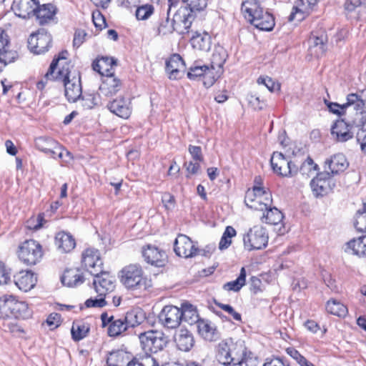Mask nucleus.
Masks as SVG:
<instances>
[{
    "mask_svg": "<svg viewBox=\"0 0 366 366\" xmlns=\"http://www.w3.org/2000/svg\"><path fill=\"white\" fill-rule=\"evenodd\" d=\"M318 165L315 164L313 159L308 157L302 164L300 171L303 175L310 176L317 170Z\"/></svg>",
    "mask_w": 366,
    "mask_h": 366,
    "instance_id": "603ef678",
    "label": "nucleus"
},
{
    "mask_svg": "<svg viewBox=\"0 0 366 366\" xmlns=\"http://www.w3.org/2000/svg\"><path fill=\"white\" fill-rule=\"evenodd\" d=\"M67 66L69 64H66ZM56 80H61L65 87V96L70 102H75L81 97V86L79 74H72L69 67L59 69L55 76Z\"/></svg>",
    "mask_w": 366,
    "mask_h": 366,
    "instance_id": "20e7f679",
    "label": "nucleus"
},
{
    "mask_svg": "<svg viewBox=\"0 0 366 366\" xmlns=\"http://www.w3.org/2000/svg\"><path fill=\"white\" fill-rule=\"evenodd\" d=\"M9 306L10 315H13L17 319H28L32 315V310L26 302L16 300L12 296Z\"/></svg>",
    "mask_w": 366,
    "mask_h": 366,
    "instance_id": "c756f323",
    "label": "nucleus"
},
{
    "mask_svg": "<svg viewBox=\"0 0 366 366\" xmlns=\"http://www.w3.org/2000/svg\"><path fill=\"white\" fill-rule=\"evenodd\" d=\"M128 329L127 325L124 319H116L108 327V335L110 337H116Z\"/></svg>",
    "mask_w": 366,
    "mask_h": 366,
    "instance_id": "49530a36",
    "label": "nucleus"
},
{
    "mask_svg": "<svg viewBox=\"0 0 366 366\" xmlns=\"http://www.w3.org/2000/svg\"><path fill=\"white\" fill-rule=\"evenodd\" d=\"M35 146L39 150L47 154L57 147V142L50 137H39L35 139Z\"/></svg>",
    "mask_w": 366,
    "mask_h": 366,
    "instance_id": "37998d69",
    "label": "nucleus"
},
{
    "mask_svg": "<svg viewBox=\"0 0 366 366\" xmlns=\"http://www.w3.org/2000/svg\"><path fill=\"white\" fill-rule=\"evenodd\" d=\"M117 65V61L110 57H102L92 64L94 71L105 76L99 86V92L105 97L116 94L122 87L120 79L114 76L113 69Z\"/></svg>",
    "mask_w": 366,
    "mask_h": 366,
    "instance_id": "f03ea898",
    "label": "nucleus"
},
{
    "mask_svg": "<svg viewBox=\"0 0 366 366\" xmlns=\"http://www.w3.org/2000/svg\"><path fill=\"white\" fill-rule=\"evenodd\" d=\"M353 119L354 117H352L350 123L345 122L343 119L335 122L331 129V133L333 136L336 137L338 142H344L352 139L354 134L352 129L354 127L359 128L357 132L361 129V127H357V125L353 124Z\"/></svg>",
    "mask_w": 366,
    "mask_h": 366,
    "instance_id": "aec40b11",
    "label": "nucleus"
},
{
    "mask_svg": "<svg viewBox=\"0 0 366 366\" xmlns=\"http://www.w3.org/2000/svg\"><path fill=\"white\" fill-rule=\"evenodd\" d=\"M93 285L99 296H107L115 288V278L109 272H103L93 274Z\"/></svg>",
    "mask_w": 366,
    "mask_h": 366,
    "instance_id": "f8f14e48",
    "label": "nucleus"
},
{
    "mask_svg": "<svg viewBox=\"0 0 366 366\" xmlns=\"http://www.w3.org/2000/svg\"><path fill=\"white\" fill-rule=\"evenodd\" d=\"M197 327L199 335L205 340L212 342L219 339V334L217 327L211 321L201 319L198 322Z\"/></svg>",
    "mask_w": 366,
    "mask_h": 366,
    "instance_id": "a878e982",
    "label": "nucleus"
},
{
    "mask_svg": "<svg viewBox=\"0 0 366 366\" xmlns=\"http://www.w3.org/2000/svg\"><path fill=\"white\" fill-rule=\"evenodd\" d=\"M229 347L230 356L232 359L231 364L232 365H236L246 355L245 347L241 342L233 343L232 342H229Z\"/></svg>",
    "mask_w": 366,
    "mask_h": 366,
    "instance_id": "79ce46f5",
    "label": "nucleus"
},
{
    "mask_svg": "<svg viewBox=\"0 0 366 366\" xmlns=\"http://www.w3.org/2000/svg\"><path fill=\"white\" fill-rule=\"evenodd\" d=\"M191 44L194 49L199 51H208L211 46V38L208 33L195 32L191 38Z\"/></svg>",
    "mask_w": 366,
    "mask_h": 366,
    "instance_id": "c9c22d12",
    "label": "nucleus"
},
{
    "mask_svg": "<svg viewBox=\"0 0 366 366\" xmlns=\"http://www.w3.org/2000/svg\"><path fill=\"white\" fill-rule=\"evenodd\" d=\"M227 56L226 51L222 47L216 49L212 54L210 67L212 69L217 70V76H220L222 73L223 65L225 63Z\"/></svg>",
    "mask_w": 366,
    "mask_h": 366,
    "instance_id": "e433bc0d",
    "label": "nucleus"
},
{
    "mask_svg": "<svg viewBox=\"0 0 366 366\" xmlns=\"http://www.w3.org/2000/svg\"><path fill=\"white\" fill-rule=\"evenodd\" d=\"M257 83L259 84H264L270 92H274L275 90H279L280 89V86L268 76L259 77Z\"/></svg>",
    "mask_w": 366,
    "mask_h": 366,
    "instance_id": "0e129e2a",
    "label": "nucleus"
},
{
    "mask_svg": "<svg viewBox=\"0 0 366 366\" xmlns=\"http://www.w3.org/2000/svg\"><path fill=\"white\" fill-rule=\"evenodd\" d=\"M129 362L128 355L122 352H111L107 357L106 366H124Z\"/></svg>",
    "mask_w": 366,
    "mask_h": 366,
    "instance_id": "a19ab883",
    "label": "nucleus"
},
{
    "mask_svg": "<svg viewBox=\"0 0 366 366\" xmlns=\"http://www.w3.org/2000/svg\"><path fill=\"white\" fill-rule=\"evenodd\" d=\"M55 243L59 249L62 252H69L76 246L74 238L69 233L60 232L56 234Z\"/></svg>",
    "mask_w": 366,
    "mask_h": 366,
    "instance_id": "72a5a7b5",
    "label": "nucleus"
},
{
    "mask_svg": "<svg viewBox=\"0 0 366 366\" xmlns=\"http://www.w3.org/2000/svg\"><path fill=\"white\" fill-rule=\"evenodd\" d=\"M242 12L245 19L259 30L272 31L275 25L273 15L264 10L256 0L244 1Z\"/></svg>",
    "mask_w": 366,
    "mask_h": 366,
    "instance_id": "7ed1b4c3",
    "label": "nucleus"
},
{
    "mask_svg": "<svg viewBox=\"0 0 366 366\" xmlns=\"http://www.w3.org/2000/svg\"><path fill=\"white\" fill-rule=\"evenodd\" d=\"M142 253L144 260L151 265L161 267L167 262L166 252L154 245L144 247Z\"/></svg>",
    "mask_w": 366,
    "mask_h": 366,
    "instance_id": "6ab92c4d",
    "label": "nucleus"
},
{
    "mask_svg": "<svg viewBox=\"0 0 366 366\" xmlns=\"http://www.w3.org/2000/svg\"><path fill=\"white\" fill-rule=\"evenodd\" d=\"M207 66L206 65L200 66L194 64L192 66L187 72L188 78L190 79H195L197 77L203 76L205 71H207Z\"/></svg>",
    "mask_w": 366,
    "mask_h": 366,
    "instance_id": "680f3d73",
    "label": "nucleus"
},
{
    "mask_svg": "<svg viewBox=\"0 0 366 366\" xmlns=\"http://www.w3.org/2000/svg\"><path fill=\"white\" fill-rule=\"evenodd\" d=\"M181 317L180 307L166 305L160 312L159 320L164 327L169 329H175L182 322Z\"/></svg>",
    "mask_w": 366,
    "mask_h": 366,
    "instance_id": "ddd939ff",
    "label": "nucleus"
},
{
    "mask_svg": "<svg viewBox=\"0 0 366 366\" xmlns=\"http://www.w3.org/2000/svg\"><path fill=\"white\" fill-rule=\"evenodd\" d=\"M363 3V0H346L344 9L346 17L352 20L357 15V11Z\"/></svg>",
    "mask_w": 366,
    "mask_h": 366,
    "instance_id": "de8ad7c7",
    "label": "nucleus"
},
{
    "mask_svg": "<svg viewBox=\"0 0 366 366\" xmlns=\"http://www.w3.org/2000/svg\"><path fill=\"white\" fill-rule=\"evenodd\" d=\"M263 212L262 218L265 219L264 222L267 224L276 225L282 221L283 214L275 207L271 206Z\"/></svg>",
    "mask_w": 366,
    "mask_h": 366,
    "instance_id": "ea45409f",
    "label": "nucleus"
},
{
    "mask_svg": "<svg viewBox=\"0 0 366 366\" xmlns=\"http://www.w3.org/2000/svg\"><path fill=\"white\" fill-rule=\"evenodd\" d=\"M56 12L57 9L52 4H38L33 15L36 16L39 24L44 25L54 20Z\"/></svg>",
    "mask_w": 366,
    "mask_h": 366,
    "instance_id": "b1692460",
    "label": "nucleus"
},
{
    "mask_svg": "<svg viewBox=\"0 0 366 366\" xmlns=\"http://www.w3.org/2000/svg\"><path fill=\"white\" fill-rule=\"evenodd\" d=\"M220 76L217 75V70L212 69V67H209L207 66V71H205L204 74H203V83L204 85L206 87H209L214 84V83L216 81V80Z\"/></svg>",
    "mask_w": 366,
    "mask_h": 366,
    "instance_id": "4d7b16f0",
    "label": "nucleus"
},
{
    "mask_svg": "<svg viewBox=\"0 0 366 366\" xmlns=\"http://www.w3.org/2000/svg\"><path fill=\"white\" fill-rule=\"evenodd\" d=\"M325 103L331 112L338 115H342L345 113L346 109H352L351 105H347V102L342 104L333 102L327 103V101H325Z\"/></svg>",
    "mask_w": 366,
    "mask_h": 366,
    "instance_id": "13d9d810",
    "label": "nucleus"
},
{
    "mask_svg": "<svg viewBox=\"0 0 366 366\" xmlns=\"http://www.w3.org/2000/svg\"><path fill=\"white\" fill-rule=\"evenodd\" d=\"M331 177L330 172L325 169L312 179L310 187L315 197L324 196L332 190Z\"/></svg>",
    "mask_w": 366,
    "mask_h": 366,
    "instance_id": "f3484780",
    "label": "nucleus"
},
{
    "mask_svg": "<svg viewBox=\"0 0 366 366\" xmlns=\"http://www.w3.org/2000/svg\"><path fill=\"white\" fill-rule=\"evenodd\" d=\"M107 107L111 112L123 119H128L132 114L131 101L129 99L124 97L115 99Z\"/></svg>",
    "mask_w": 366,
    "mask_h": 366,
    "instance_id": "5701e85b",
    "label": "nucleus"
},
{
    "mask_svg": "<svg viewBox=\"0 0 366 366\" xmlns=\"http://www.w3.org/2000/svg\"><path fill=\"white\" fill-rule=\"evenodd\" d=\"M81 104L84 109H92L96 104V97L92 94H87L82 97L81 99Z\"/></svg>",
    "mask_w": 366,
    "mask_h": 366,
    "instance_id": "338daca9",
    "label": "nucleus"
},
{
    "mask_svg": "<svg viewBox=\"0 0 366 366\" xmlns=\"http://www.w3.org/2000/svg\"><path fill=\"white\" fill-rule=\"evenodd\" d=\"M68 52L67 51H62L58 55L56 59H54L52 62L50 64L49 69L48 71L45 74V77L46 79H54L56 75L58 70L60 68H58V64L60 61H66L67 59Z\"/></svg>",
    "mask_w": 366,
    "mask_h": 366,
    "instance_id": "8fccbe9b",
    "label": "nucleus"
},
{
    "mask_svg": "<svg viewBox=\"0 0 366 366\" xmlns=\"http://www.w3.org/2000/svg\"><path fill=\"white\" fill-rule=\"evenodd\" d=\"M345 252L358 257H366V235L348 241L345 244Z\"/></svg>",
    "mask_w": 366,
    "mask_h": 366,
    "instance_id": "cd10ccee",
    "label": "nucleus"
},
{
    "mask_svg": "<svg viewBox=\"0 0 366 366\" xmlns=\"http://www.w3.org/2000/svg\"><path fill=\"white\" fill-rule=\"evenodd\" d=\"M184 67V62L180 55L175 54L166 61V71L171 79L179 77V73Z\"/></svg>",
    "mask_w": 366,
    "mask_h": 366,
    "instance_id": "2f4dec72",
    "label": "nucleus"
},
{
    "mask_svg": "<svg viewBox=\"0 0 366 366\" xmlns=\"http://www.w3.org/2000/svg\"><path fill=\"white\" fill-rule=\"evenodd\" d=\"M270 162L273 171L282 177H293L299 169L298 166L288 160L282 152H274L271 157Z\"/></svg>",
    "mask_w": 366,
    "mask_h": 366,
    "instance_id": "9d476101",
    "label": "nucleus"
},
{
    "mask_svg": "<svg viewBox=\"0 0 366 366\" xmlns=\"http://www.w3.org/2000/svg\"><path fill=\"white\" fill-rule=\"evenodd\" d=\"M327 35L324 29L314 31L309 39V49L312 55L319 58L327 50Z\"/></svg>",
    "mask_w": 366,
    "mask_h": 366,
    "instance_id": "2eb2a0df",
    "label": "nucleus"
},
{
    "mask_svg": "<svg viewBox=\"0 0 366 366\" xmlns=\"http://www.w3.org/2000/svg\"><path fill=\"white\" fill-rule=\"evenodd\" d=\"M44 214H39L37 216H33L26 221V227L31 230H38L42 227L44 222Z\"/></svg>",
    "mask_w": 366,
    "mask_h": 366,
    "instance_id": "6e6d98bb",
    "label": "nucleus"
},
{
    "mask_svg": "<svg viewBox=\"0 0 366 366\" xmlns=\"http://www.w3.org/2000/svg\"><path fill=\"white\" fill-rule=\"evenodd\" d=\"M236 230L232 226H227L219 243V249L224 250L232 244V238L236 235Z\"/></svg>",
    "mask_w": 366,
    "mask_h": 366,
    "instance_id": "3c124183",
    "label": "nucleus"
},
{
    "mask_svg": "<svg viewBox=\"0 0 366 366\" xmlns=\"http://www.w3.org/2000/svg\"><path fill=\"white\" fill-rule=\"evenodd\" d=\"M349 166L345 156L342 154H337L332 156L330 159L325 162V166L327 171L330 172L332 176L337 174L340 172H344Z\"/></svg>",
    "mask_w": 366,
    "mask_h": 366,
    "instance_id": "bb28decb",
    "label": "nucleus"
},
{
    "mask_svg": "<svg viewBox=\"0 0 366 366\" xmlns=\"http://www.w3.org/2000/svg\"><path fill=\"white\" fill-rule=\"evenodd\" d=\"M217 358V360L224 365H232L231 362H232V359H231L230 356V347L229 342H221L219 343Z\"/></svg>",
    "mask_w": 366,
    "mask_h": 366,
    "instance_id": "58836bf2",
    "label": "nucleus"
},
{
    "mask_svg": "<svg viewBox=\"0 0 366 366\" xmlns=\"http://www.w3.org/2000/svg\"><path fill=\"white\" fill-rule=\"evenodd\" d=\"M15 285L20 290L28 292L36 283V277L31 271H20L14 276Z\"/></svg>",
    "mask_w": 366,
    "mask_h": 366,
    "instance_id": "393cba45",
    "label": "nucleus"
},
{
    "mask_svg": "<svg viewBox=\"0 0 366 366\" xmlns=\"http://www.w3.org/2000/svg\"><path fill=\"white\" fill-rule=\"evenodd\" d=\"M355 227L359 232H366V204L362 211L359 210L357 212Z\"/></svg>",
    "mask_w": 366,
    "mask_h": 366,
    "instance_id": "864d4df0",
    "label": "nucleus"
},
{
    "mask_svg": "<svg viewBox=\"0 0 366 366\" xmlns=\"http://www.w3.org/2000/svg\"><path fill=\"white\" fill-rule=\"evenodd\" d=\"M347 104L351 105L355 114L352 123L361 129L357 132V141L360 143L362 151L366 154V89L360 90L357 93H351L347 96Z\"/></svg>",
    "mask_w": 366,
    "mask_h": 366,
    "instance_id": "f257e3e1",
    "label": "nucleus"
},
{
    "mask_svg": "<svg viewBox=\"0 0 366 366\" xmlns=\"http://www.w3.org/2000/svg\"><path fill=\"white\" fill-rule=\"evenodd\" d=\"M84 281L82 272L77 268L66 269L61 277V282L67 287H76L82 284Z\"/></svg>",
    "mask_w": 366,
    "mask_h": 366,
    "instance_id": "473e14b6",
    "label": "nucleus"
},
{
    "mask_svg": "<svg viewBox=\"0 0 366 366\" xmlns=\"http://www.w3.org/2000/svg\"><path fill=\"white\" fill-rule=\"evenodd\" d=\"M244 203L250 209L262 212L272 204L271 192L263 187L254 185L246 192Z\"/></svg>",
    "mask_w": 366,
    "mask_h": 366,
    "instance_id": "423d86ee",
    "label": "nucleus"
},
{
    "mask_svg": "<svg viewBox=\"0 0 366 366\" xmlns=\"http://www.w3.org/2000/svg\"><path fill=\"white\" fill-rule=\"evenodd\" d=\"M182 1L187 3L192 11H202L207 6V0H182Z\"/></svg>",
    "mask_w": 366,
    "mask_h": 366,
    "instance_id": "052dcab7",
    "label": "nucleus"
},
{
    "mask_svg": "<svg viewBox=\"0 0 366 366\" xmlns=\"http://www.w3.org/2000/svg\"><path fill=\"white\" fill-rule=\"evenodd\" d=\"M89 330V324L81 320L74 322L71 330L72 339L76 342L84 339L87 336Z\"/></svg>",
    "mask_w": 366,
    "mask_h": 366,
    "instance_id": "4c0bfd02",
    "label": "nucleus"
},
{
    "mask_svg": "<svg viewBox=\"0 0 366 366\" xmlns=\"http://www.w3.org/2000/svg\"><path fill=\"white\" fill-rule=\"evenodd\" d=\"M193 12L187 6L181 7L175 13L173 22L180 33H188L194 20Z\"/></svg>",
    "mask_w": 366,
    "mask_h": 366,
    "instance_id": "412c9836",
    "label": "nucleus"
},
{
    "mask_svg": "<svg viewBox=\"0 0 366 366\" xmlns=\"http://www.w3.org/2000/svg\"><path fill=\"white\" fill-rule=\"evenodd\" d=\"M174 342L178 349L184 352L189 351L194 344L192 334L187 329H181L176 332Z\"/></svg>",
    "mask_w": 366,
    "mask_h": 366,
    "instance_id": "c85d7f7f",
    "label": "nucleus"
},
{
    "mask_svg": "<svg viewBox=\"0 0 366 366\" xmlns=\"http://www.w3.org/2000/svg\"><path fill=\"white\" fill-rule=\"evenodd\" d=\"M18 58V53L11 49L6 33L0 29V69L14 62Z\"/></svg>",
    "mask_w": 366,
    "mask_h": 366,
    "instance_id": "a211bd4d",
    "label": "nucleus"
},
{
    "mask_svg": "<svg viewBox=\"0 0 366 366\" xmlns=\"http://www.w3.org/2000/svg\"><path fill=\"white\" fill-rule=\"evenodd\" d=\"M326 310L329 313L338 317H344L347 313V307L342 303L335 300L327 301Z\"/></svg>",
    "mask_w": 366,
    "mask_h": 366,
    "instance_id": "a18cd8bd",
    "label": "nucleus"
},
{
    "mask_svg": "<svg viewBox=\"0 0 366 366\" xmlns=\"http://www.w3.org/2000/svg\"><path fill=\"white\" fill-rule=\"evenodd\" d=\"M174 250L179 257L189 258L197 254L198 248L189 237L179 234L174 243Z\"/></svg>",
    "mask_w": 366,
    "mask_h": 366,
    "instance_id": "dca6fc26",
    "label": "nucleus"
},
{
    "mask_svg": "<svg viewBox=\"0 0 366 366\" xmlns=\"http://www.w3.org/2000/svg\"><path fill=\"white\" fill-rule=\"evenodd\" d=\"M81 262L85 269L92 275L101 272L102 269H103V262L101 259L100 253L96 249L88 248L85 249L82 253Z\"/></svg>",
    "mask_w": 366,
    "mask_h": 366,
    "instance_id": "4468645a",
    "label": "nucleus"
},
{
    "mask_svg": "<svg viewBox=\"0 0 366 366\" xmlns=\"http://www.w3.org/2000/svg\"><path fill=\"white\" fill-rule=\"evenodd\" d=\"M258 363L259 362L257 358L249 354L248 355H244L237 365L239 366H257Z\"/></svg>",
    "mask_w": 366,
    "mask_h": 366,
    "instance_id": "774afa93",
    "label": "nucleus"
},
{
    "mask_svg": "<svg viewBox=\"0 0 366 366\" xmlns=\"http://www.w3.org/2000/svg\"><path fill=\"white\" fill-rule=\"evenodd\" d=\"M246 270L242 267L239 277L233 281L226 283L223 288L227 291L238 292L245 285Z\"/></svg>",
    "mask_w": 366,
    "mask_h": 366,
    "instance_id": "c03bdc74",
    "label": "nucleus"
},
{
    "mask_svg": "<svg viewBox=\"0 0 366 366\" xmlns=\"http://www.w3.org/2000/svg\"><path fill=\"white\" fill-rule=\"evenodd\" d=\"M124 318L128 328L134 327L144 322L146 315L140 307H134L129 310Z\"/></svg>",
    "mask_w": 366,
    "mask_h": 366,
    "instance_id": "f704fd0d",
    "label": "nucleus"
},
{
    "mask_svg": "<svg viewBox=\"0 0 366 366\" xmlns=\"http://www.w3.org/2000/svg\"><path fill=\"white\" fill-rule=\"evenodd\" d=\"M38 4L39 0H14L11 9L17 16L26 19L34 14Z\"/></svg>",
    "mask_w": 366,
    "mask_h": 366,
    "instance_id": "4be33fe9",
    "label": "nucleus"
},
{
    "mask_svg": "<svg viewBox=\"0 0 366 366\" xmlns=\"http://www.w3.org/2000/svg\"><path fill=\"white\" fill-rule=\"evenodd\" d=\"M106 296H99V298H89L86 300L84 305L86 307L102 308L108 305V302L105 299Z\"/></svg>",
    "mask_w": 366,
    "mask_h": 366,
    "instance_id": "e2e57ef3",
    "label": "nucleus"
},
{
    "mask_svg": "<svg viewBox=\"0 0 366 366\" xmlns=\"http://www.w3.org/2000/svg\"><path fill=\"white\" fill-rule=\"evenodd\" d=\"M154 6L151 4H144L137 6L135 11V16L139 21L147 20L154 13Z\"/></svg>",
    "mask_w": 366,
    "mask_h": 366,
    "instance_id": "09e8293b",
    "label": "nucleus"
},
{
    "mask_svg": "<svg viewBox=\"0 0 366 366\" xmlns=\"http://www.w3.org/2000/svg\"><path fill=\"white\" fill-rule=\"evenodd\" d=\"M142 350L146 354L156 353L164 349L167 344V337L162 332L149 330L139 336Z\"/></svg>",
    "mask_w": 366,
    "mask_h": 366,
    "instance_id": "0eeeda50",
    "label": "nucleus"
},
{
    "mask_svg": "<svg viewBox=\"0 0 366 366\" xmlns=\"http://www.w3.org/2000/svg\"><path fill=\"white\" fill-rule=\"evenodd\" d=\"M11 296L0 297V318L10 315V304Z\"/></svg>",
    "mask_w": 366,
    "mask_h": 366,
    "instance_id": "bf43d9fd",
    "label": "nucleus"
},
{
    "mask_svg": "<svg viewBox=\"0 0 366 366\" xmlns=\"http://www.w3.org/2000/svg\"><path fill=\"white\" fill-rule=\"evenodd\" d=\"M178 29L174 22H171L167 17L160 22L158 27V33L159 34L167 35L172 33L174 30L178 31Z\"/></svg>",
    "mask_w": 366,
    "mask_h": 366,
    "instance_id": "5fc2aeb1",
    "label": "nucleus"
},
{
    "mask_svg": "<svg viewBox=\"0 0 366 366\" xmlns=\"http://www.w3.org/2000/svg\"><path fill=\"white\" fill-rule=\"evenodd\" d=\"M120 282L129 290H145L146 278L144 277V272L139 264H131L125 266L120 271Z\"/></svg>",
    "mask_w": 366,
    "mask_h": 366,
    "instance_id": "39448f33",
    "label": "nucleus"
},
{
    "mask_svg": "<svg viewBox=\"0 0 366 366\" xmlns=\"http://www.w3.org/2000/svg\"><path fill=\"white\" fill-rule=\"evenodd\" d=\"M43 256L42 247L36 241L29 239L24 241L19 247V257L27 265H34Z\"/></svg>",
    "mask_w": 366,
    "mask_h": 366,
    "instance_id": "6e6552de",
    "label": "nucleus"
},
{
    "mask_svg": "<svg viewBox=\"0 0 366 366\" xmlns=\"http://www.w3.org/2000/svg\"><path fill=\"white\" fill-rule=\"evenodd\" d=\"M51 36L44 29L30 35L28 39V46L31 51L36 54H44L51 46Z\"/></svg>",
    "mask_w": 366,
    "mask_h": 366,
    "instance_id": "9b49d317",
    "label": "nucleus"
},
{
    "mask_svg": "<svg viewBox=\"0 0 366 366\" xmlns=\"http://www.w3.org/2000/svg\"><path fill=\"white\" fill-rule=\"evenodd\" d=\"M287 353L300 365L302 366L307 360L294 347H288L286 350Z\"/></svg>",
    "mask_w": 366,
    "mask_h": 366,
    "instance_id": "69168bd1",
    "label": "nucleus"
},
{
    "mask_svg": "<svg viewBox=\"0 0 366 366\" xmlns=\"http://www.w3.org/2000/svg\"><path fill=\"white\" fill-rule=\"evenodd\" d=\"M244 248L247 250L261 249L268 242V235L262 226H254L243 238Z\"/></svg>",
    "mask_w": 366,
    "mask_h": 366,
    "instance_id": "1a4fd4ad",
    "label": "nucleus"
},
{
    "mask_svg": "<svg viewBox=\"0 0 366 366\" xmlns=\"http://www.w3.org/2000/svg\"><path fill=\"white\" fill-rule=\"evenodd\" d=\"M180 312L182 322H184L190 325H197L198 322L201 320L197 307L187 302L181 304Z\"/></svg>",
    "mask_w": 366,
    "mask_h": 366,
    "instance_id": "7c9ffc66",
    "label": "nucleus"
}]
</instances>
